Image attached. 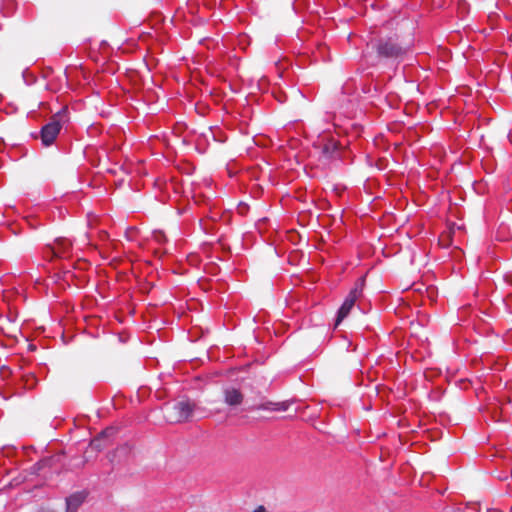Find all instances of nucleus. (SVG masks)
<instances>
[{
	"mask_svg": "<svg viewBox=\"0 0 512 512\" xmlns=\"http://www.w3.org/2000/svg\"><path fill=\"white\" fill-rule=\"evenodd\" d=\"M195 408V403L189 400L179 401L166 410L165 419L170 423H183L190 421Z\"/></svg>",
	"mask_w": 512,
	"mask_h": 512,
	"instance_id": "f257e3e1",
	"label": "nucleus"
},
{
	"mask_svg": "<svg viewBox=\"0 0 512 512\" xmlns=\"http://www.w3.org/2000/svg\"><path fill=\"white\" fill-rule=\"evenodd\" d=\"M66 114L67 108H62L51 118L49 123L42 127L41 141L44 146H49L55 141L60 132L62 121H64Z\"/></svg>",
	"mask_w": 512,
	"mask_h": 512,
	"instance_id": "f03ea898",
	"label": "nucleus"
},
{
	"mask_svg": "<svg viewBox=\"0 0 512 512\" xmlns=\"http://www.w3.org/2000/svg\"><path fill=\"white\" fill-rule=\"evenodd\" d=\"M378 56L383 58L400 59L406 54L408 48L398 44L394 39H380L376 44Z\"/></svg>",
	"mask_w": 512,
	"mask_h": 512,
	"instance_id": "7ed1b4c3",
	"label": "nucleus"
},
{
	"mask_svg": "<svg viewBox=\"0 0 512 512\" xmlns=\"http://www.w3.org/2000/svg\"><path fill=\"white\" fill-rule=\"evenodd\" d=\"M222 395L224 403L229 407L240 406L244 400L243 393L238 388L232 386L224 388Z\"/></svg>",
	"mask_w": 512,
	"mask_h": 512,
	"instance_id": "20e7f679",
	"label": "nucleus"
},
{
	"mask_svg": "<svg viewBox=\"0 0 512 512\" xmlns=\"http://www.w3.org/2000/svg\"><path fill=\"white\" fill-rule=\"evenodd\" d=\"M115 433L113 428H108L98 434L94 439L90 442V448L95 450L96 452L102 451L104 448L111 445L110 437Z\"/></svg>",
	"mask_w": 512,
	"mask_h": 512,
	"instance_id": "39448f33",
	"label": "nucleus"
},
{
	"mask_svg": "<svg viewBox=\"0 0 512 512\" xmlns=\"http://www.w3.org/2000/svg\"><path fill=\"white\" fill-rule=\"evenodd\" d=\"M88 493L86 491H78L66 498L65 512H77L79 507L85 502Z\"/></svg>",
	"mask_w": 512,
	"mask_h": 512,
	"instance_id": "423d86ee",
	"label": "nucleus"
},
{
	"mask_svg": "<svg viewBox=\"0 0 512 512\" xmlns=\"http://www.w3.org/2000/svg\"><path fill=\"white\" fill-rule=\"evenodd\" d=\"M339 146L335 140H328L320 146V154L324 160H330L338 156Z\"/></svg>",
	"mask_w": 512,
	"mask_h": 512,
	"instance_id": "0eeeda50",
	"label": "nucleus"
},
{
	"mask_svg": "<svg viewBox=\"0 0 512 512\" xmlns=\"http://www.w3.org/2000/svg\"><path fill=\"white\" fill-rule=\"evenodd\" d=\"M71 246L72 243L70 240L66 238H58L56 239L54 246L51 248V252L55 257H64L69 253Z\"/></svg>",
	"mask_w": 512,
	"mask_h": 512,
	"instance_id": "6e6552de",
	"label": "nucleus"
},
{
	"mask_svg": "<svg viewBox=\"0 0 512 512\" xmlns=\"http://www.w3.org/2000/svg\"><path fill=\"white\" fill-rule=\"evenodd\" d=\"M365 284L364 278H359L355 283L354 287L349 292L348 296L345 300L351 301L352 304H355L356 300L362 295L363 288Z\"/></svg>",
	"mask_w": 512,
	"mask_h": 512,
	"instance_id": "1a4fd4ad",
	"label": "nucleus"
},
{
	"mask_svg": "<svg viewBox=\"0 0 512 512\" xmlns=\"http://www.w3.org/2000/svg\"><path fill=\"white\" fill-rule=\"evenodd\" d=\"M287 402H266L256 407L258 410H270V411H286L288 409Z\"/></svg>",
	"mask_w": 512,
	"mask_h": 512,
	"instance_id": "9d476101",
	"label": "nucleus"
},
{
	"mask_svg": "<svg viewBox=\"0 0 512 512\" xmlns=\"http://www.w3.org/2000/svg\"><path fill=\"white\" fill-rule=\"evenodd\" d=\"M354 305L355 304H352L351 301L345 300L343 302L342 306L340 307V309L338 311L335 326H338L341 323V321L348 316V314L350 313V311Z\"/></svg>",
	"mask_w": 512,
	"mask_h": 512,
	"instance_id": "9b49d317",
	"label": "nucleus"
},
{
	"mask_svg": "<svg viewBox=\"0 0 512 512\" xmlns=\"http://www.w3.org/2000/svg\"><path fill=\"white\" fill-rule=\"evenodd\" d=\"M22 381H23V384H24V388L28 389V390H31L34 387H36V385L38 383V380H37L36 376L34 374H32V373L23 375L22 376Z\"/></svg>",
	"mask_w": 512,
	"mask_h": 512,
	"instance_id": "f8f14e48",
	"label": "nucleus"
},
{
	"mask_svg": "<svg viewBox=\"0 0 512 512\" xmlns=\"http://www.w3.org/2000/svg\"><path fill=\"white\" fill-rule=\"evenodd\" d=\"M253 512H266L265 508L263 506H259L257 509H255Z\"/></svg>",
	"mask_w": 512,
	"mask_h": 512,
	"instance_id": "ddd939ff",
	"label": "nucleus"
},
{
	"mask_svg": "<svg viewBox=\"0 0 512 512\" xmlns=\"http://www.w3.org/2000/svg\"><path fill=\"white\" fill-rule=\"evenodd\" d=\"M39 512H54V511H52V510H41Z\"/></svg>",
	"mask_w": 512,
	"mask_h": 512,
	"instance_id": "4468645a",
	"label": "nucleus"
},
{
	"mask_svg": "<svg viewBox=\"0 0 512 512\" xmlns=\"http://www.w3.org/2000/svg\"><path fill=\"white\" fill-rule=\"evenodd\" d=\"M4 370H6L7 372H9V368H5V367H3V368H2V372H3Z\"/></svg>",
	"mask_w": 512,
	"mask_h": 512,
	"instance_id": "2eb2a0df",
	"label": "nucleus"
}]
</instances>
